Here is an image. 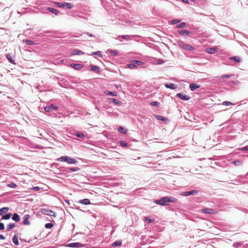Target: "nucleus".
Segmentation results:
<instances>
[{
  "mask_svg": "<svg viewBox=\"0 0 248 248\" xmlns=\"http://www.w3.org/2000/svg\"><path fill=\"white\" fill-rule=\"evenodd\" d=\"M176 97L180 98L181 99L187 101L190 99V97L182 93H178L176 94Z\"/></svg>",
  "mask_w": 248,
  "mask_h": 248,
  "instance_id": "9b49d317",
  "label": "nucleus"
},
{
  "mask_svg": "<svg viewBox=\"0 0 248 248\" xmlns=\"http://www.w3.org/2000/svg\"><path fill=\"white\" fill-rule=\"evenodd\" d=\"M46 10L48 11L49 12L54 14L56 16H57L59 14V11L57 10V9H55L54 8H51V7H47L46 8Z\"/></svg>",
  "mask_w": 248,
  "mask_h": 248,
  "instance_id": "4468645a",
  "label": "nucleus"
},
{
  "mask_svg": "<svg viewBox=\"0 0 248 248\" xmlns=\"http://www.w3.org/2000/svg\"><path fill=\"white\" fill-rule=\"evenodd\" d=\"M179 34L183 36H189L191 34V32L186 30H182L178 31Z\"/></svg>",
  "mask_w": 248,
  "mask_h": 248,
  "instance_id": "f8f14e48",
  "label": "nucleus"
},
{
  "mask_svg": "<svg viewBox=\"0 0 248 248\" xmlns=\"http://www.w3.org/2000/svg\"><path fill=\"white\" fill-rule=\"evenodd\" d=\"M80 170V169L78 167H68L66 168L65 171L68 172H70L71 171L74 172V171H78Z\"/></svg>",
  "mask_w": 248,
  "mask_h": 248,
  "instance_id": "dca6fc26",
  "label": "nucleus"
},
{
  "mask_svg": "<svg viewBox=\"0 0 248 248\" xmlns=\"http://www.w3.org/2000/svg\"><path fill=\"white\" fill-rule=\"evenodd\" d=\"M12 218L13 220L16 222H18L20 220V216L17 213H14L13 215H12Z\"/></svg>",
  "mask_w": 248,
  "mask_h": 248,
  "instance_id": "4be33fe9",
  "label": "nucleus"
},
{
  "mask_svg": "<svg viewBox=\"0 0 248 248\" xmlns=\"http://www.w3.org/2000/svg\"><path fill=\"white\" fill-rule=\"evenodd\" d=\"M70 66L77 70H80L84 67V65L79 63H71Z\"/></svg>",
  "mask_w": 248,
  "mask_h": 248,
  "instance_id": "0eeeda50",
  "label": "nucleus"
},
{
  "mask_svg": "<svg viewBox=\"0 0 248 248\" xmlns=\"http://www.w3.org/2000/svg\"><path fill=\"white\" fill-rule=\"evenodd\" d=\"M146 220H148L149 223H152L154 221V219H149L148 218H146Z\"/></svg>",
  "mask_w": 248,
  "mask_h": 248,
  "instance_id": "680f3d73",
  "label": "nucleus"
},
{
  "mask_svg": "<svg viewBox=\"0 0 248 248\" xmlns=\"http://www.w3.org/2000/svg\"><path fill=\"white\" fill-rule=\"evenodd\" d=\"M154 202L160 205H165V202H163V197L159 200H155L154 201Z\"/></svg>",
  "mask_w": 248,
  "mask_h": 248,
  "instance_id": "c756f323",
  "label": "nucleus"
},
{
  "mask_svg": "<svg viewBox=\"0 0 248 248\" xmlns=\"http://www.w3.org/2000/svg\"><path fill=\"white\" fill-rule=\"evenodd\" d=\"M137 36V35H119L118 36V39L120 40V41H122V40H121V38L124 39L126 40H131L133 37Z\"/></svg>",
  "mask_w": 248,
  "mask_h": 248,
  "instance_id": "6e6552de",
  "label": "nucleus"
},
{
  "mask_svg": "<svg viewBox=\"0 0 248 248\" xmlns=\"http://www.w3.org/2000/svg\"><path fill=\"white\" fill-rule=\"evenodd\" d=\"M92 55H97L98 57L102 58V54L101 53V52L100 51H97L95 52H93L92 53Z\"/></svg>",
  "mask_w": 248,
  "mask_h": 248,
  "instance_id": "58836bf2",
  "label": "nucleus"
},
{
  "mask_svg": "<svg viewBox=\"0 0 248 248\" xmlns=\"http://www.w3.org/2000/svg\"><path fill=\"white\" fill-rule=\"evenodd\" d=\"M90 68L92 71L96 73H99L100 72V68L96 65L91 64L90 65Z\"/></svg>",
  "mask_w": 248,
  "mask_h": 248,
  "instance_id": "f3484780",
  "label": "nucleus"
},
{
  "mask_svg": "<svg viewBox=\"0 0 248 248\" xmlns=\"http://www.w3.org/2000/svg\"><path fill=\"white\" fill-rule=\"evenodd\" d=\"M200 87V85L196 83H191L189 85V88L191 91H194Z\"/></svg>",
  "mask_w": 248,
  "mask_h": 248,
  "instance_id": "6ab92c4d",
  "label": "nucleus"
},
{
  "mask_svg": "<svg viewBox=\"0 0 248 248\" xmlns=\"http://www.w3.org/2000/svg\"><path fill=\"white\" fill-rule=\"evenodd\" d=\"M180 21H181L180 19H173V20L171 21V24L172 25H174V24H175L176 23L180 22Z\"/></svg>",
  "mask_w": 248,
  "mask_h": 248,
  "instance_id": "09e8293b",
  "label": "nucleus"
},
{
  "mask_svg": "<svg viewBox=\"0 0 248 248\" xmlns=\"http://www.w3.org/2000/svg\"><path fill=\"white\" fill-rule=\"evenodd\" d=\"M15 226H16L15 223H11L9 224L7 226L6 231H10L11 229H12L14 228H15Z\"/></svg>",
  "mask_w": 248,
  "mask_h": 248,
  "instance_id": "72a5a7b5",
  "label": "nucleus"
},
{
  "mask_svg": "<svg viewBox=\"0 0 248 248\" xmlns=\"http://www.w3.org/2000/svg\"><path fill=\"white\" fill-rule=\"evenodd\" d=\"M53 224L51 223H47L45 224V227L46 229H51L53 227Z\"/></svg>",
  "mask_w": 248,
  "mask_h": 248,
  "instance_id": "c03bdc74",
  "label": "nucleus"
},
{
  "mask_svg": "<svg viewBox=\"0 0 248 248\" xmlns=\"http://www.w3.org/2000/svg\"><path fill=\"white\" fill-rule=\"evenodd\" d=\"M120 143L121 146L123 147H126L128 146L127 143H126L125 141H123V140L120 141Z\"/></svg>",
  "mask_w": 248,
  "mask_h": 248,
  "instance_id": "a18cd8bd",
  "label": "nucleus"
},
{
  "mask_svg": "<svg viewBox=\"0 0 248 248\" xmlns=\"http://www.w3.org/2000/svg\"><path fill=\"white\" fill-rule=\"evenodd\" d=\"M232 104V103L231 102H229V101H224L223 103V105H225V106H229V105H231Z\"/></svg>",
  "mask_w": 248,
  "mask_h": 248,
  "instance_id": "5fc2aeb1",
  "label": "nucleus"
},
{
  "mask_svg": "<svg viewBox=\"0 0 248 248\" xmlns=\"http://www.w3.org/2000/svg\"><path fill=\"white\" fill-rule=\"evenodd\" d=\"M12 214L11 213H8L5 215L2 216L1 220H8L9 219L12 217Z\"/></svg>",
  "mask_w": 248,
  "mask_h": 248,
  "instance_id": "473e14b6",
  "label": "nucleus"
},
{
  "mask_svg": "<svg viewBox=\"0 0 248 248\" xmlns=\"http://www.w3.org/2000/svg\"><path fill=\"white\" fill-rule=\"evenodd\" d=\"M7 186L8 187H10L11 188H16L17 186V185L15 183H13V182L8 184Z\"/></svg>",
  "mask_w": 248,
  "mask_h": 248,
  "instance_id": "8fccbe9b",
  "label": "nucleus"
},
{
  "mask_svg": "<svg viewBox=\"0 0 248 248\" xmlns=\"http://www.w3.org/2000/svg\"><path fill=\"white\" fill-rule=\"evenodd\" d=\"M131 62L134 63L136 65H142V64H143V62H142L141 61L136 60H132L131 61Z\"/></svg>",
  "mask_w": 248,
  "mask_h": 248,
  "instance_id": "e433bc0d",
  "label": "nucleus"
},
{
  "mask_svg": "<svg viewBox=\"0 0 248 248\" xmlns=\"http://www.w3.org/2000/svg\"><path fill=\"white\" fill-rule=\"evenodd\" d=\"M65 202H66L68 205H69V204H70V202H69V200H65Z\"/></svg>",
  "mask_w": 248,
  "mask_h": 248,
  "instance_id": "774afa93",
  "label": "nucleus"
},
{
  "mask_svg": "<svg viewBox=\"0 0 248 248\" xmlns=\"http://www.w3.org/2000/svg\"><path fill=\"white\" fill-rule=\"evenodd\" d=\"M54 3L58 7L64 8V2H54Z\"/></svg>",
  "mask_w": 248,
  "mask_h": 248,
  "instance_id": "c9c22d12",
  "label": "nucleus"
},
{
  "mask_svg": "<svg viewBox=\"0 0 248 248\" xmlns=\"http://www.w3.org/2000/svg\"><path fill=\"white\" fill-rule=\"evenodd\" d=\"M122 244V241L121 240H117L113 242L111 244V246L112 247H117L119 246H121Z\"/></svg>",
  "mask_w": 248,
  "mask_h": 248,
  "instance_id": "c85d7f7f",
  "label": "nucleus"
},
{
  "mask_svg": "<svg viewBox=\"0 0 248 248\" xmlns=\"http://www.w3.org/2000/svg\"><path fill=\"white\" fill-rule=\"evenodd\" d=\"M241 150L242 151H248V145L242 147Z\"/></svg>",
  "mask_w": 248,
  "mask_h": 248,
  "instance_id": "4d7b16f0",
  "label": "nucleus"
},
{
  "mask_svg": "<svg viewBox=\"0 0 248 248\" xmlns=\"http://www.w3.org/2000/svg\"><path fill=\"white\" fill-rule=\"evenodd\" d=\"M107 51L108 52H109L110 54H112L114 56H117L118 55V51L116 49H108Z\"/></svg>",
  "mask_w": 248,
  "mask_h": 248,
  "instance_id": "2f4dec72",
  "label": "nucleus"
},
{
  "mask_svg": "<svg viewBox=\"0 0 248 248\" xmlns=\"http://www.w3.org/2000/svg\"><path fill=\"white\" fill-rule=\"evenodd\" d=\"M72 55H83L84 53L82 52L81 50H78V49H74L72 52Z\"/></svg>",
  "mask_w": 248,
  "mask_h": 248,
  "instance_id": "a878e982",
  "label": "nucleus"
},
{
  "mask_svg": "<svg viewBox=\"0 0 248 248\" xmlns=\"http://www.w3.org/2000/svg\"><path fill=\"white\" fill-rule=\"evenodd\" d=\"M181 1L185 3H189L188 0H181Z\"/></svg>",
  "mask_w": 248,
  "mask_h": 248,
  "instance_id": "0e129e2a",
  "label": "nucleus"
},
{
  "mask_svg": "<svg viewBox=\"0 0 248 248\" xmlns=\"http://www.w3.org/2000/svg\"><path fill=\"white\" fill-rule=\"evenodd\" d=\"M64 8L70 9L73 8L74 6L73 4L68 2H64Z\"/></svg>",
  "mask_w": 248,
  "mask_h": 248,
  "instance_id": "7c9ffc66",
  "label": "nucleus"
},
{
  "mask_svg": "<svg viewBox=\"0 0 248 248\" xmlns=\"http://www.w3.org/2000/svg\"><path fill=\"white\" fill-rule=\"evenodd\" d=\"M231 82H232V84L237 85V81H232Z\"/></svg>",
  "mask_w": 248,
  "mask_h": 248,
  "instance_id": "338daca9",
  "label": "nucleus"
},
{
  "mask_svg": "<svg viewBox=\"0 0 248 248\" xmlns=\"http://www.w3.org/2000/svg\"><path fill=\"white\" fill-rule=\"evenodd\" d=\"M30 218V216L29 215H26L24 216L23 217V221L21 223V224L24 225H30L31 223L29 221V218Z\"/></svg>",
  "mask_w": 248,
  "mask_h": 248,
  "instance_id": "1a4fd4ad",
  "label": "nucleus"
},
{
  "mask_svg": "<svg viewBox=\"0 0 248 248\" xmlns=\"http://www.w3.org/2000/svg\"><path fill=\"white\" fill-rule=\"evenodd\" d=\"M86 34L89 35L90 37H93V34L90 33L89 32H86Z\"/></svg>",
  "mask_w": 248,
  "mask_h": 248,
  "instance_id": "e2e57ef3",
  "label": "nucleus"
},
{
  "mask_svg": "<svg viewBox=\"0 0 248 248\" xmlns=\"http://www.w3.org/2000/svg\"><path fill=\"white\" fill-rule=\"evenodd\" d=\"M4 229V225L3 223L0 222V230H3Z\"/></svg>",
  "mask_w": 248,
  "mask_h": 248,
  "instance_id": "6e6d98bb",
  "label": "nucleus"
},
{
  "mask_svg": "<svg viewBox=\"0 0 248 248\" xmlns=\"http://www.w3.org/2000/svg\"><path fill=\"white\" fill-rule=\"evenodd\" d=\"M165 86L166 88L168 89H170L172 90L175 89L177 87V86L176 85L172 83H166L165 84Z\"/></svg>",
  "mask_w": 248,
  "mask_h": 248,
  "instance_id": "2eb2a0df",
  "label": "nucleus"
},
{
  "mask_svg": "<svg viewBox=\"0 0 248 248\" xmlns=\"http://www.w3.org/2000/svg\"><path fill=\"white\" fill-rule=\"evenodd\" d=\"M159 103L157 101H153L150 103V105L152 106H158Z\"/></svg>",
  "mask_w": 248,
  "mask_h": 248,
  "instance_id": "3c124183",
  "label": "nucleus"
},
{
  "mask_svg": "<svg viewBox=\"0 0 248 248\" xmlns=\"http://www.w3.org/2000/svg\"><path fill=\"white\" fill-rule=\"evenodd\" d=\"M83 244L79 242H74L68 244L66 245V247L70 248H81L83 247Z\"/></svg>",
  "mask_w": 248,
  "mask_h": 248,
  "instance_id": "423d86ee",
  "label": "nucleus"
},
{
  "mask_svg": "<svg viewBox=\"0 0 248 248\" xmlns=\"http://www.w3.org/2000/svg\"><path fill=\"white\" fill-rule=\"evenodd\" d=\"M5 237L0 234V240H5Z\"/></svg>",
  "mask_w": 248,
  "mask_h": 248,
  "instance_id": "052dcab7",
  "label": "nucleus"
},
{
  "mask_svg": "<svg viewBox=\"0 0 248 248\" xmlns=\"http://www.w3.org/2000/svg\"><path fill=\"white\" fill-rule=\"evenodd\" d=\"M199 192L198 190H192L189 191H184L182 192L180 195L183 196H188L190 195H196Z\"/></svg>",
  "mask_w": 248,
  "mask_h": 248,
  "instance_id": "39448f33",
  "label": "nucleus"
},
{
  "mask_svg": "<svg viewBox=\"0 0 248 248\" xmlns=\"http://www.w3.org/2000/svg\"><path fill=\"white\" fill-rule=\"evenodd\" d=\"M178 45L181 48L185 49L186 50L192 51L194 50V47L192 46H190L188 44H186L182 41H179L178 42Z\"/></svg>",
  "mask_w": 248,
  "mask_h": 248,
  "instance_id": "7ed1b4c3",
  "label": "nucleus"
},
{
  "mask_svg": "<svg viewBox=\"0 0 248 248\" xmlns=\"http://www.w3.org/2000/svg\"><path fill=\"white\" fill-rule=\"evenodd\" d=\"M25 43L27 45H32L35 44V43L33 41L30 40H26L25 41Z\"/></svg>",
  "mask_w": 248,
  "mask_h": 248,
  "instance_id": "49530a36",
  "label": "nucleus"
},
{
  "mask_svg": "<svg viewBox=\"0 0 248 248\" xmlns=\"http://www.w3.org/2000/svg\"><path fill=\"white\" fill-rule=\"evenodd\" d=\"M57 160L59 161L67 162L69 164H77L78 163V161L75 158H72L68 156H61Z\"/></svg>",
  "mask_w": 248,
  "mask_h": 248,
  "instance_id": "f257e3e1",
  "label": "nucleus"
},
{
  "mask_svg": "<svg viewBox=\"0 0 248 248\" xmlns=\"http://www.w3.org/2000/svg\"><path fill=\"white\" fill-rule=\"evenodd\" d=\"M107 95L116 96H117V93L116 92H110L108 90H106L104 92Z\"/></svg>",
  "mask_w": 248,
  "mask_h": 248,
  "instance_id": "aec40b11",
  "label": "nucleus"
},
{
  "mask_svg": "<svg viewBox=\"0 0 248 248\" xmlns=\"http://www.w3.org/2000/svg\"><path fill=\"white\" fill-rule=\"evenodd\" d=\"M165 62L164 61L161 59H158L157 60V63L158 64H161Z\"/></svg>",
  "mask_w": 248,
  "mask_h": 248,
  "instance_id": "603ef678",
  "label": "nucleus"
},
{
  "mask_svg": "<svg viewBox=\"0 0 248 248\" xmlns=\"http://www.w3.org/2000/svg\"><path fill=\"white\" fill-rule=\"evenodd\" d=\"M155 118L159 120V121H169V120L168 118H166L162 116L159 115H155Z\"/></svg>",
  "mask_w": 248,
  "mask_h": 248,
  "instance_id": "5701e85b",
  "label": "nucleus"
},
{
  "mask_svg": "<svg viewBox=\"0 0 248 248\" xmlns=\"http://www.w3.org/2000/svg\"><path fill=\"white\" fill-rule=\"evenodd\" d=\"M34 191H39L40 190V187L39 186H34L32 188Z\"/></svg>",
  "mask_w": 248,
  "mask_h": 248,
  "instance_id": "13d9d810",
  "label": "nucleus"
},
{
  "mask_svg": "<svg viewBox=\"0 0 248 248\" xmlns=\"http://www.w3.org/2000/svg\"><path fill=\"white\" fill-rule=\"evenodd\" d=\"M163 202H165V205H168L169 202L176 203L177 199L174 197L166 196L163 197Z\"/></svg>",
  "mask_w": 248,
  "mask_h": 248,
  "instance_id": "f03ea898",
  "label": "nucleus"
},
{
  "mask_svg": "<svg viewBox=\"0 0 248 248\" xmlns=\"http://www.w3.org/2000/svg\"><path fill=\"white\" fill-rule=\"evenodd\" d=\"M6 57L10 62H11V63H13L14 64H16L15 60L13 59L12 56L11 55V54L10 53L6 54Z\"/></svg>",
  "mask_w": 248,
  "mask_h": 248,
  "instance_id": "393cba45",
  "label": "nucleus"
},
{
  "mask_svg": "<svg viewBox=\"0 0 248 248\" xmlns=\"http://www.w3.org/2000/svg\"><path fill=\"white\" fill-rule=\"evenodd\" d=\"M234 76V74H230V75L227 74V75H222V76L219 77V78H230Z\"/></svg>",
  "mask_w": 248,
  "mask_h": 248,
  "instance_id": "ea45409f",
  "label": "nucleus"
},
{
  "mask_svg": "<svg viewBox=\"0 0 248 248\" xmlns=\"http://www.w3.org/2000/svg\"><path fill=\"white\" fill-rule=\"evenodd\" d=\"M37 36L39 37H43V36H44V35L43 33H40L38 34L37 35Z\"/></svg>",
  "mask_w": 248,
  "mask_h": 248,
  "instance_id": "69168bd1",
  "label": "nucleus"
},
{
  "mask_svg": "<svg viewBox=\"0 0 248 248\" xmlns=\"http://www.w3.org/2000/svg\"><path fill=\"white\" fill-rule=\"evenodd\" d=\"M40 212L45 215L56 217L55 213L50 209H42Z\"/></svg>",
  "mask_w": 248,
  "mask_h": 248,
  "instance_id": "20e7f679",
  "label": "nucleus"
},
{
  "mask_svg": "<svg viewBox=\"0 0 248 248\" xmlns=\"http://www.w3.org/2000/svg\"><path fill=\"white\" fill-rule=\"evenodd\" d=\"M79 203H82L84 205H89L91 203L90 201L88 199H84L83 200H80L79 201Z\"/></svg>",
  "mask_w": 248,
  "mask_h": 248,
  "instance_id": "cd10ccee",
  "label": "nucleus"
},
{
  "mask_svg": "<svg viewBox=\"0 0 248 248\" xmlns=\"http://www.w3.org/2000/svg\"><path fill=\"white\" fill-rule=\"evenodd\" d=\"M73 135L77 137L84 140L85 138V135L81 131H76L74 132Z\"/></svg>",
  "mask_w": 248,
  "mask_h": 248,
  "instance_id": "9d476101",
  "label": "nucleus"
},
{
  "mask_svg": "<svg viewBox=\"0 0 248 248\" xmlns=\"http://www.w3.org/2000/svg\"><path fill=\"white\" fill-rule=\"evenodd\" d=\"M232 163L236 166H239L242 165V162L240 160H235L232 162Z\"/></svg>",
  "mask_w": 248,
  "mask_h": 248,
  "instance_id": "79ce46f5",
  "label": "nucleus"
},
{
  "mask_svg": "<svg viewBox=\"0 0 248 248\" xmlns=\"http://www.w3.org/2000/svg\"><path fill=\"white\" fill-rule=\"evenodd\" d=\"M186 26V22H182L180 24L177 25L176 27L177 28H185Z\"/></svg>",
  "mask_w": 248,
  "mask_h": 248,
  "instance_id": "a19ab883",
  "label": "nucleus"
},
{
  "mask_svg": "<svg viewBox=\"0 0 248 248\" xmlns=\"http://www.w3.org/2000/svg\"><path fill=\"white\" fill-rule=\"evenodd\" d=\"M127 67L130 69H134L137 68V65L134 63H131L127 64Z\"/></svg>",
  "mask_w": 248,
  "mask_h": 248,
  "instance_id": "37998d69",
  "label": "nucleus"
},
{
  "mask_svg": "<svg viewBox=\"0 0 248 248\" xmlns=\"http://www.w3.org/2000/svg\"><path fill=\"white\" fill-rule=\"evenodd\" d=\"M45 110L46 112H50V111H52L51 108L50 107V106H46L45 108Z\"/></svg>",
  "mask_w": 248,
  "mask_h": 248,
  "instance_id": "864d4df0",
  "label": "nucleus"
},
{
  "mask_svg": "<svg viewBox=\"0 0 248 248\" xmlns=\"http://www.w3.org/2000/svg\"><path fill=\"white\" fill-rule=\"evenodd\" d=\"M217 49V48L215 47H209L207 49L206 52L209 54H214L215 53Z\"/></svg>",
  "mask_w": 248,
  "mask_h": 248,
  "instance_id": "bb28decb",
  "label": "nucleus"
},
{
  "mask_svg": "<svg viewBox=\"0 0 248 248\" xmlns=\"http://www.w3.org/2000/svg\"><path fill=\"white\" fill-rule=\"evenodd\" d=\"M202 213L208 214H215L216 211L212 208H204L202 210Z\"/></svg>",
  "mask_w": 248,
  "mask_h": 248,
  "instance_id": "ddd939ff",
  "label": "nucleus"
},
{
  "mask_svg": "<svg viewBox=\"0 0 248 248\" xmlns=\"http://www.w3.org/2000/svg\"><path fill=\"white\" fill-rule=\"evenodd\" d=\"M37 239V237H35L34 238H33V239H30L28 241H27L28 243H31L32 241L33 240H36Z\"/></svg>",
  "mask_w": 248,
  "mask_h": 248,
  "instance_id": "bf43d9fd",
  "label": "nucleus"
},
{
  "mask_svg": "<svg viewBox=\"0 0 248 248\" xmlns=\"http://www.w3.org/2000/svg\"><path fill=\"white\" fill-rule=\"evenodd\" d=\"M9 210V208L7 207H4L0 209V216H3L4 214H6Z\"/></svg>",
  "mask_w": 248,
  "mask_h": 248,
  "instance_id": "412c9836",
  "label": "nucleus"
},
{
  "mask_svg": "<svg viewBox=\"0 0 248 248\" xmlns=\"http://www.w3.org/2000/svg\"><path fill=\"white\" fill-rule=\"evenodd\" d=\"M127 130L122 126H120L118 129V132L124 135L126 133Z\"/></svg>",
  "mask_w": 248,
  "mask_h": 248,
  "instance_id": "f704fd0d",
  "label": "nucleus"
},
{
  "mask_svg": "<svg viewBox=\"0 0 248 248\" xmlns=\"http://www.w3.org/2000/svg\"><path fill=\"white\" fill-rule=\"evenodd\" d=\"M229 60L234 61L235 63L241 62V58L239 56H232L230 57Z\"/></svg>",
  "mask_w": 248,
  "mask_h": 248,
  "instance_id": "a211bd4d",
  "label": "nucleus"
},
{
  "mask_svg": "<svg viewBox=\"0 0 248 248\" xmlns=\"http://www.w3.org/2000/svg\"><path fill=\"white\" fill-rule=\"evenodd\" d=\"M109 100L112 101L115 105H119L121 104V102L115 98H110Z\"/></svg>",
  "mask_w": 248,
  "mask_h": 248,
  "instance_id": "4c0bfd02",
  "label": "nucleus"
},
{
  "mask_svg": "<svg viewBox=\"0 0 248 248\" xmlns=\"http://www.w3.org/2000/svg\"><path fill=\"white\" fill-rule=\"evenodd\" d=\"M12 241L13 243L16 246H18L19 245V242L18 240V235L17 234H15L13 237Z\"/></svg>",
  "mask_w": 248,
  "mask_h": 248,
  "instance_id": "b1692460",
  "label": "nucleus"
},
{
  "mask_svg": "<svg viewBox=\"0 0 248 248\" xmlns=\"http://www.w3.org/2000/svg\"><path fill=\"white\" fill-rule=\"evenodd\" d=\"M50 107L51 108V110L54 111L57 110L58 109V107L54 104H51L50 105Z\"/></svg>",
  "mask_w": 248,
  "mask_h": 248,
  "instance_id": "de8ad7c7",
  "label": "nucleus"
}]
</instances>
